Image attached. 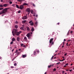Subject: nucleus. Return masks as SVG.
<instances>
[{
  "mask_svg": "<svg viewBox=\"0 0 74 74\" xmlns=\"http://www.w3.org/2000/svg\"><path fill=\"white\" fill-rule=\"evenodd\" d=\"M18 30L16 29H13L12 32V34L14 36H15V34L16 36H19L21 33H22V31H20L19 32H18Z\"/></svg>",
  "mask_w": 74,
  "mask_h": 74,
  "instance_id": "f257e3e1",
  "label": "nucleus"
},
{
  "mask_svg": "<svg viewBox=\"0 0 74 74\" xmlns=\"http://www.w3.org/2000/svg\"><path fill=\"white\" fill-rule=\"evenodd\" d=\"M8 9H10L9 8H6L3 10L2 12H0V15L1 14H5V13H6L7 11V10Z\"/></svg>",
  "mask_w": 74,
  "mask_h": 74,
  "instance_id": "f03ea898",
  "label": "nucleus"
},
{
  "mask_svg": "<svg viewBox=\"0 0 74 74\" xmlns=\"http://www.w3.org/2000/svg\"><path fill=\"white\" fill-rule=\"evenodd\" d=\"M32 33H32V32H31L30 33H28V34H27V37L29 38V37H30L31 36V34H32Z\"/></svg>",
  "mask_w": 74,
  "mask_h": 74,
  "instance_id": "7ed1b4c3",
  "label": "nucleus"
},
{
  "mask_svg": "<svg viewBox=\"0 0 74 74\" xmlns=\"http://www.w3.org/2000/svg\"><path fill=\"white\" fill-rule=\"evenodd\" d=\"M26 11L28 12V15H29L30 12V9L29 8H28L26 10Z\"/></svg>",
  "mask_w": 74,
  "mask_h": 74,
  "instance_id": "20e7f679",
  "label": "nucleus"
},
{
  "mask_svg": "<svg viewBox=\"0 0 74 74\" xmlns=\"http://www.w3.org/2000/svg\"><path fill=\"white\" fill-rule=\"evenodd\" d=\"M29 23L30 25L31 26H33L34 24L32 21L31 20L29 22Z\"/></svg>",
  "mask_w": 74,
  "mask_h": 74,
  "instance_id": "39448f33",
  "label": "nucleus"
},
{
  "mask_svg": "<svg viewBox=\"0 0 74 74\" xmlns=\"http://www.w3.org/2000/svg\"><path fill=\"white\" fill-rule=\"evenodd\" d=\"M22 27L20 28V29H21V30H25V29H23L24 28V25H22Z\"/></svg>",
  "mask_w": 74,
  "mask_h": 74,
  "instance_id": "423d86ee",
  "label": "nucleus"
},
{
  "mask_svg": "<svg viewBox=\"0 0 74 74\" xmlns=\"http://www.w3.org/2000/svg\"><path fill=\"white\" fill-rule=\"evenodd\" d=\"M23 7H24V6L22 5L20 6L19 8L21 9V10H22V9L23 8Z\"/></svg>",
  "mask_w": 74,
  "mask_h": 74,
  "instance_id": "0eeeda50",
  "label": "nucleus"
},
{
  "mask_svg": "<svg viewBox=\"0 0 74 74\" xmlns=\"http://www.w3.org/2000/svg\"><path fill=\"white\" fill-rule=\"evenodd\" d=\"M27 17L26 16H24L23 17H22V19L23 20L26 19H27Z\"/></svg>",
  "mask_w": 74,
  "mask_h": 74,
  "instance_id": "6e6552de",
  "label": "nucleus"
},
{
  "mask_svg": "<svg viewBox=\"0 0 74 74\" xmlns=\"http://www.w3.org/2000/svg\"><path fill=\"white\" fill-rule=\"evenodd\" d=\"M53 38H51L49 41V43H51L53 41Z\"/></svg>",
  "mask_w": 74,
  "mask_h": 74,
  "instance_id": "1a4fd4ad",
  "label": "nucleus"
},
{
  "mask_svg": "<svg viewBox=\"0 0 74 74\" xmlns=\"http://www.w3.org/2000/svg\"><path fill=\"white\" fill-rule=\"evenodd\" d=\"M7 6H8V4H3V7H7Z\"/></svg>",
  "mask_w": 74,
  "mask_h": 74,
  "instance_id": "9d476101",
  "label": "nucleus"
},
{
  "mask_svg": "<svg viewBox=\"0 0 74 74\" xmlns=\"http://www.w3.org/2000/svg\"><path fill=\"white\" fill-rule=\"evenodd\" d=\"M22 57L23 58H26V55H23L22 56Z\"/></svg>",
  "mask_w": 74,
  "mask_h": 74,
  "instance_id": "9b49d317",
  "label": "nucleus"
},
{
  "mask_svg": "<svg viewBox=\"0 0 74 74\" xmlns=\"http://www.w3.org/2000/svg\"><path fill=\"white\" fill-rule=\"evenodd\" d=\"M23 5H28L27 3H24L23 4Z\"/></svg>",
  "mask_w": 74,
  "mask_h": 74,
  "instance_id": "f8f14e48",
  "label": "nucleus"
},
{
  "mask_svg": "<svg viewBox=\"0 0 74 74\" xmlns=\"http://www.w3.org/2000/svg\"><path fill=\"white\" fill-rule=\"evenodd\" d=\"M34 28L33 27H32V29H31V31L32 32H34Z\"/></svg>",
  "mask_w": 74,
  "mask_h": 74,
  "instance_id": "ddd939ff",
  "label": "nucleus"
},
{
  "mask_svg": "<svg viewBox=\"0 0 74 74\" xmlns=\"http://www.w3.org/2000/svg\"><path fill=\"white\" fill-rule=\"evenodd\" d=\"M12 41H15V39L13 38L12 39Z\"/></svg>",
  "mask_w": 74,
  "mask_h": 74,
  "instance_id": "4468645a",
  "label": "nucleus"
},
{
  "mask_svg": "<svg viewBox=\"0 0 74 74\" xmlns=\"http://www.w3.org/2000/svg\"><path fill=\"white\" fill-rule=\"evenodd\" d=\"M26 22V20H23V21H22V23H25V22Z\"/></svg>",
  "mask_w": 74,
  "mask_h": 74,
  "instance_id": "2eb2a0df",
  "label": "nucleus"
},
{
  "mask_svg": "<svg viewBox=\"0 0 74 74\" xmlns=\"http://www.w3.org/2000/svg\"><path fill=\"white\" fill-rule=\"evenodd\" d=\"M26 29H27V30L28 31H29V27H26Z\"/></svg>",
  "mask_w": 74,
  "mask_h": 74,
  "instance_id": "dca6fc26",
  "label": "nucleus"
},
{
  "mask_svg": "<svg viewBox=\"0 0 74 74\" xmlns=\"http://www.w3.org/2000/svg\"><path fill=\"white\" fill-rule=\"evenodd\" d=\"M19 39H20L18 37H17V38L16 39V40L17 41H19Z\"/></svg>",
  "mask_w": 74,
  "mask_h": 74,
  "instance_id": "f3484780",
  "label": "nucleus"
},
{
  "mask_svg": "<svg viewBox=\"0 0 74 74\" xmlns=\"http://www.w3.org/2000/svg\"><path fill=\"white\" fill-rule=\"evenodd\" d=\"M24 40H27V38H26V37L25 36L24 37Z\"/></svg>",
  "mask_w": 74,
  "mask_h": 74,
  "instance_id": "a211bd4d",
  "label": "nucleus"
},
{
  "mask_svg": "<svg viewBox=\"0 0 74 74\" xmlns=\"http://www.w3.org/2000/svg\"><path fill=\"white\" fill-rule=\"evenodd\" d=\"M4 7L3 5H0V7Z\"/></svg>",
  "mask_w": 74,
  "mask_h": 74,
  "instance_id": "6ab92c4d",
  "label": "nucleus"
},
{
  "mask_svg": "<svg viewBox=\"0 0 74 74\" xmlns=\"http://www.w3.org/2000/svg\"><path fill=\"white\" fill-rule=\"evenodd\" d=\"M23 0H17L18 1H19V2H22V1H23Z\"/></svg>",
  "mask_w": 74,
  "mask_h": 74,
  "instance_id": "aec40b11",
  "label": "nucleus"
},
{
  "mask_svg": "<svg viewBox=\"0 0 74 74\" xmlns=\"http://www.w3.org/2000/svg\"><path fill=\"white\" fill-rule=\"evenodd\" d=\"M16 8H19V6H18V5H16Z\"/></svg>",
  "mask_w": 74,
  "mask_h": 74,
  "instance_id": "412c9836",
  "label": "nucleus"
},
{
  "mask_svg": "<svg viewBox=\"0 0 74 74\" xmlns=\"http://www.w3.org/2000/svg\"><path fill=\"white\" fill-rule=\"evenodd\" d=\"M37 23H38L36 21L35 23V25H36V26L37 25Z\"/></svg>",
  "mask_w": 74,
  "mask_h": 74,
  "instance_id": "4be33fe9",
  "label": "nucleus"
},
{
  "mask_svg": "<svg viewBox=\"0 0 74 74\" xmlns=\"http://www.w3.org/2000/svg\"><path fill=\"white\" fill-rule=\"evenodd\" d=\"M15 28L16 29H17L18 27V25H15Z\"/></svg>",
  "mask_w": 74,
  "mask_h": 74,
  "instance_id": "5701e85b",
  "label": "nucleus"
},
{
  "mask_svg": "<svg viewBox=\"0 0 74 74\" xmlns=\"http://www.w3.org/2000/svg\"><path fill=\"white\" fill-rule=\"evenodd\" d=\"M34 55H36V51H34Z\"/></svg>",
  "mask_w": 74,
  "mask_h": 74,
  "instance_id": "b1692460",
  "label": "nucleus"
},
{
  "mask_svg": "<svg viewBox=\"0 0 74 74\" xmlns=\"http://www.w3.org/2000/svg\"><path fill=\"white\" fill-rule=\"evenodd\" d=\"M51 66H52L51 65H49L48 66V68H50V67H51Z\"/></svg>",
  "mask_w": 74,
  "mask_h": 74,
  "instance_id": "393cba45",
  "label": "nucleus"
},
{
  "mask_svg": "<svg viewBox=\"0 0 74 74\" xmlns=\"http://www.w3.org/2000/svg\"><path fill=\"white\" fill-rule=\"evenodd\" d=\"M14 65L15 66H16V65H17V64H16V63H15L14 64Z\"/></svg>",
  "mask_w": 74,
  "mask_h": 74,
  "instance_id": "a878e982",
  "label": "nucleus"
},
{
  "mask_svg": "<svg viewBox=\"0 0 74 74\" xmlns=\"http://www.w3.org/2000/svg\"><path fill=\"white\" fill-rule=\"evenodd\" d=\"M67 55V53H66L64 54V56H66Z\"/></svg>",
  "mask_w": 74,
  "mask_h": 74,
  "instance_id": "bb28decb",
  "label": "nucleus"
},
{
  "mask_svg": "<svg viewBox=\"0 0 74 74\" xmlns=\"http://www.w3.org/2000/svg\"><path fill=\"white\" fill-rule=\"evenodd\" d=\"M13 43V41H12L11 42H10V44H12V43Z\"/></svg>",
  "mask_w": 74,
  "mask_h": 74,
  "instance_id": "cd10ccee",
  "label": "nucleus"
},
{
  "mask_svg": "<svg viewBox=\"0 0 74 74\" xmlns=\"http://www.w3.org/2000/svg\"><path fill=\"white\" fill-rule=\"evenodd\" d=\"M9 3L10 4H12V1H10L9 2Z\"/></svg>",
  "mask_w": 74,
  "mask_h": 74,
  "instance_id": "c85d7f7f",
  "label": "nucleus"
},
{
  "mask_svg": "<svg viewBox=\"0 0 74 74\" xmlns=\"http://www.w3.org/2000/svg\"><path fill=\"white\" fill-rule=\"evenodd\" d=\"M23 44H21V47H23Z\"/></svg>",
  "mask_w": 74,
  "mask_h": 74,
  "instance_id": "c756f323",
  "label": "nucleus"
},
{
  "mask_svg": "<svg viewBox=\"0 0 74 74\" xmlns=\"http://www.w3.org/2000/svg\"><path fill=\"white\" fill-rule=\"evenodd\" d=\"M21 12V10H19L18 11V13H20Z\"/></svg>",
  "mask_w": 74,
  "mask_h": 74,
  "instance_id": "7c9ffc66",
  "label": "nucleus"
},
{
  "mask_svg": "<svg viewBox=\"0 0 74 74\" xmlns=\"http://www.w3.org/2000/svg\"><path fill=\"white\" fill-rule=\"evenodd\" d=\"M33 15L34 16H35V15H36V14H35L34 13L33 14Z\"/></svg>",
  "mask_w": 74,
  "mask_h": 74,
  "instance_id": "2f4dec72",
  "label": "nucleus"
},
{
  "mask_svg": "<svg viewBox=\"0 0 74 74\" xmlns=\"http://www.w3.org/2000/svg\"><path fill=\"white\" fill-rule=\"evenodd\" d=\"M37 52H38V53H39L40 52V51H39V50H37Z\"/></svg>",
  "mask_w": 74,
  "mask_h": 74,
  "instance_id": "473e14b6",
  "label": "nucleus"
},
{
  "mask_svg": "<svg viewBox=\"0 0 74 74\" xmlns=\"http://www.w3.org/2000/svg\"><path fill=\"white\" fill-rule=\"evenodd\" d=\"M53 71H56V69H55V68H54L53 70Z\"/></svg>",
  "mask_w": 74,
  "mask_h": 74,
  "instance_id": "72a5a7b5",
  "label": "nucleus"
},
{
  "mask_svg": "<svg viewBox=\"0 0 74 74\" xmlns=\"http://www.w3.org/2000/svg\"><path fill=\"white\" fill-rule=\"evenodd\" d=\"M10 68H12V69H13V68H14V66H11L10 67Z\"/></svg>",
  "mask_w": 74,
  "mask_h": 74,
  "instance_id": "f704fd0d",
  "label": "nucleus"
},
{
  "mask_svg": "<svg viewBox=\"0 0 74 74\" xmlns=\"http://www.w3.org/2000/svg\"><path fill=\"white\" fill-rule=\"evenodd\" d=\"M3 9V8H0V10H2Z\"/></svg>",
  "mask_w": 74,
  "mask_h": 74,
  "instance_id": "c9c22d12",
  "label": "nucleus"
},
{
  "mask_svg": "<svg viewBox=\"0 0 74 74\" xmlns=\"http://www.w3.org/2000/svg\"><path fill=\"white\" fill-rule=\"evenodd\" d=\"M18 54H19V52H18L17 53V55H18Z\"/></svg>",
  "mask_w": 74,
  "mask_h": 74,
  "instance_id": "e433bc0d",
  "label": "nucleus"
},
{
  "mask_svg": "<svg viewBox=\"0 0 74 74\" xmlns=\"http://www.w3.org/2000/svg\"><path fill=\"white\" fill-rule=\"evenodd\" d=\"M65 60V59H64L62 60V62H63V61H64V60Z\"/></svg>",
  "mask_w": 74,
  "mask_h": 74,
  "instance_id": "4c0bfd02",
  "label": "nucleus"
},
{
  "mask_svg": "<svg viewBox=\"0 0 74 74\" xmlns=\"http://www.w3.org/2000/svg\"><path fill=\"white\" fill-rule=\"evenodd\" d=\"M18 52V50H16L15 51V53H16Z\"/></svg>",
  "mask_w": 74,
  "mask_h": 74,
  "instance_id": "58836bf2",
  "label": "nucleus"
},
{
  "mask_svg": "<svg viewBox=\"0 0 74 74\" xmlns=\"http://www.w3.org/2000/svg\"><path fill=\"white\" fill-rule=\"evenodd\" d=\"M12 6H13V7H15V5L14 4L12 5Z\"/></svg>",
  "mask_w": 74,
  "mask_h": 74,
  "instance_id": "ea45409f",
  "label": "nucleus"
},
{
  "mask_svg": "<svg viewBox=\"0 0 74 74\" xmlns=\"http://www.w3.org/2000/svg\"><path fill=\"white\" fill-rule=\"evenodd\" d=\"M15 23H17V24L18 23V21H16Z\"/></svg>",
  "mask_w": 74,
  "mask_h": 74,
  "instance_id": "a19ab883",
  "label": "nucleus"
},
{
  "mask_svg": "<svg viewBox=\"0 0 74 74\" xmlns=\"http://www.w3.org/2000/svg\"><path fill=\"white\" fill-rule=\"evenodd\" d=\"M62 73H64V71H62Z\"/></svg>",
  "mask_w": 74,
  "mask_h": 74,
  "instance_id": "79ce46f5",
  "label": "nucleus"
},
{
  "mask_svg": "<svg viewBox=\"0 0 74 74\" xmlns=\"http://www.w3.org/2000/svg\"><path fill=\"white\" fill-rule=\"evenodd\" d=\"M33 6H34V7H35V5L34 4H33Z\"/></svg>",
  "mask_w": 74,
  "mask_h": 74,
  "instance_id": "37998d69",
  "label": "nucleus"
},
{
  "mask_svg": "<svg viewBox=\"0 0 74 74\" xmlns=\"http://www.w3.org/2000/svg\"><path fill=\"white\" fill-rule=\"evenodd\" d=\"M18 69H16L15 70H16H16H18Z\"/></svg>",
  "mask_w": 74,
  "mask_h": 74,
  "instance_id": "c03bdc74",
  "label": "nucleus"
},
{
  "mask_svg": "<svg viewBox=\"0 0 74 74\" xmlns=\"http://www.w3.org/2000/svg\"><path fill=\"white\" fill-rule=\"evenodd\" d=\"M72 71V70H71V69H70L69 70V71L70 72V71Z\"/></svg>",
  "mask_w": 74,
  "mask_h": 74,
  "instance_id": "a18cd8bd",
  "label": "nucleus"
},
{
  "mask_svg": "<svg viewBox=\"0 0 74 74\" xmlns=\"http://www.w3.org/2000/svg\"><path fill=\"white\" fill-rule=\"evenodd\" d=\"M3 0H1V2H3Z\"/></svg>",
  "mask_w": 74,
  "mask_h": 74,
  "instance_id": "49530a36",
  "label": "nucleus"
},
{
  "mask_svg": "<svg viewBox=\"0 0 74 74\" xmlns=\"http://www.w3.org/2000/svg\"><path fill=\"white\" fill-rule=\"evenodd\" d=\"M66 66H67L66 65L64 66V67H66Z\"/></svg>",
  "mask_w": 74,
  "mask_h": 74,
  "instance_id": "de8ad7c7",
  "label": "nucleus"
},
{
  "mask_svg": "<svg viewBox=\"0 0 74 74\" xmlns=\"http://www.w3.org/2000/svg\"><path fill=\"white\" fill-rule=\"evenodd\" d=\"M36 16L37 18V16H38V15H36Z\"/></svg>",
  "mask_w": 74,
  "mask_h": 74,
  "instance_id": "09e8293b",
  "label": "nucleus"
},
{
  "mask_svg": "<svg viewBox=\"0 0 74 74\" xmlns=\"http://www.w3.org/2000/svg\"><path fill=\"white\" fill-rule=\"evenodd\" d=\"M33 11H32V12L31 11V13H32V14H33V12H32Z\"/></svg>",
  "mask_w": 74,
  "mask_h": 74,
  "instance_id": "8fccbe9b",
  "label": "nucleus"
},
{
  "mask_svg": "<svg viewBox=\"0 0 74 74\" xmlns=\"http://www.w3.org/2000/svg\"><path fill=\"white\" fill-rule=\"evenodd\" d=\"M59 63H57L56 64H59Z\"/></svg>",
  "mask_w": 74,
  "mask_h": 74,
  "instance_id": "3c124183",
  "label": "nucleus"
},
{
  "mask_svg": "<svg viewBox=\"0 0 74 74\" xmlns=\"http://www.w3.org/2000/svg\"><path fill=\"white\" fill-rule=\"evenodd\" d=\"M58 63L59 64H60V62H59Z\"/></svg>",
  "mask_w": 74,
  "mask_h": 74,
  "instance_id": "603ef678",
  "label": "nucleus"
},
{
  "mask_svg": "<svg viewBox=\"0 0 74 74\" xmlns=\"http://www.w3.org/2000/svg\"><path fill=\"white\" fill-rule=\"evenodd\" d=\"M64 47V45H63L62 47V48H63Z\"/></svg>",
  "mask_w": 74,
  "mask_h": 74,
  "instance_id": "864d4df0",
  "label": "nucleus"
},
{
  "mask_svg": "<svg viewBox=\"0 0 74 74\" xmlns=\"http://www.w3.org/2000/svg\"><path fill=\"white\" fill-rule=\"evenodd\" d=\"M59 61H60V62H62V60H59Z\"/></svg>",
  "mask_w": 74,
  "mask_h": 74,
  "instance_id": "5fc2aeb1",
  "label": "nucleus"
},
{
  "mask_svg": "<svg viewBox=\"0 0 74 74\" xmlns=\"http://www.w3.org/2000/svg\"><path fill=\"white\" fill-rule=\"evenodd\" d=\"M21 50V49H18V51H20Z\"/></svg>",
  "mask_w": 74,
  "mask_h": 74,
  "instance_id": "6e6d98bb",
  "label": "nucleus"
},
{
  "mask_svg": "<svg viewBox=\"0 0 74 74\" xmlns=\"http://www.w3.org/2000/svg\"><path fill=\"white\" fill-rule=\"evenodd\" d=\"M73 65V64H71V66H72Z\"/></svg>",
  "mask_w": 74,
  "mask_h": 74,
  "instance_id": "4d7b16f0",
  "label": "nucleus"
},
{
  "mask_svg": "<svg viewBox=\"0 0 74 74\" xmlns=\"http://www.w3.org/2000/svg\"><path fill=\"white\" fill-rule=\"evenodd\" d=\"M57 24H58V25H59V23H57Z\"/></svg>",
  "mask_w": 74,
  "mask_h": 74,
  "instance_id": "13d9d810",
  "label": "nucleus"
},
{
  "mask_svg": "<svg viewBox=\"0 0 74 74\" xmlns=\"http://www.w3.org/2000/svg\"><path fill=\"white\" fill-rule=\"evenodd\" d=\"M66 64V65H68V64Z\"/></svg>",
  "mask_w": 74,
  "mask_h": 74,
  "instance_id": "bf43d9fd",
  "label": "nucleus"
},
{
  "mask_svg": "<svg viewBox=\"0 0 74 74\" xmlns=\"http://www.w3.org/2000/svg\"><path fill=\"white\" fill-rule=\"evenodd\" d=\"M33 55H34V54H32V56H33Z\"/></svg>",
  "mask_w": 74,
  "mask_h": 74,
  "instance_id": "052dcab7",
  "label": "nucleus"
},
{
  "mask_svg": "<svg viewBox=\"0 0 74 74\" xmlns=\"http://www.w3.org/2000/svg\"><path fill=\"white\" fill-rule=\"evenodd\" d=\"M64 41H66V39H64Z\"/></svg>",
  "mask_w": 74,
  "mask_h": 74,
  "instance_id": "680f3d73",
  "label": "nucleus"
},
{
  "mask_svg": "<svg viewBox=\"0 0 74 74\" xmlns=\"http://www.w3.org/2000/svg\"><path fill=\"white\" fill-rule=\"evenodd\" d=\"M71 33H73V32L71 31Z\"/></svg>",
  "mask_w": 74,
  "mask_h": 74,
  "instance_id": "e2e57ef3",
  "label": "nucleus"
},
{
  "mask_svg": "<svg viewBox=\"0 0 74 74\" xmlns=\"http://www.w3.org/2000/svg\"><path fill=\"white\" fill-rule=\"evenodd\" d=\"M14 51V49L12 50V52H13Z\"/></svg>",
  "mask_w": 74,
  "mask_h": 74,
  "instance_id": "0e129e2a",
  "label": "nucleus"
},
{
  "mask_svg": "<svg viewBox=\"0 0 74 74\" xmlns=\"http://www.w3.org/2000/svg\"><path fill=\"white\" fill-rule=\"evenodd\" d=\"M66 71H69V70H66Z\"/></svg>",
  "mask_w": 74,
  "mask_h": 74,
  "instance_id": "69168bd1",
  "label": "nucleus"
},
{
  "mask_svg": "<svg viewBox=\"0 0 74 74\" xmlns=\"http://www.w3.org/2000/svg\"><path fill=\"white\" fill-rule=\"evenodd\" d=\"M47 74V72H46L44 74Z\"/></svg>",
  "mask_w": 74,
  "mask_h": 74,
  "instance_id": "338daca9",
  "label": "nucleus"
},
{
  "mask_svg": "<svg viewBox=\"0 0 74 74\" xmlns=\"http://www.w3.org/2000/svg\"><path fill=\"white\" fill-rule=\"evenodd\" d=\"M53 58V56H52V58Z\"/></svg>",
  "mask_w": 74,
  "mask_h": 74,
  "instance_id": "774afa93",
  "label": "nucleus"
}]
</instances>
